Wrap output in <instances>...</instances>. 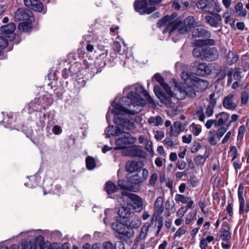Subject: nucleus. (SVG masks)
I'll list each match as a JSON object with an SVG mask.
<instances>
[{"label":"nucleus","mask_w":249,"mask_h":249,"mask_svg":"<svg viewBox=\"0 0 249 249\" xmlns=\"http://www.w3.org/2000/svg\"><path fill=\"white\" fill-rule=\"evenodd\" d=\"M83 249H101V248L98 244H94L91 246L89 243H86L83 245Z\"/></svg>","instance_id":"49"},{"label":"nucleus","mask_w":249,"mask_h":249,"mask_svg":"<svg viewBox=\"0 0 249 249\" xmlns=\"http://www.w3.org/2000/svg\"><path fill=\"white\" fill-rule=\"evenodd\" d=\"M202 40H197L195 42L196 46L193 51V56L197 59L203 60L205 47L201 46Z\"/></svg>","instance_id":"12"},{"label":"nucleus","mask_w":249,"mask_h":249,"mask_svg":"<svg viewBox=\"0 0 249 249\" xmlns=\"http://www.w3.org/2000/svg\"><path fill=\"white\" fill-rule=\"evenodd\" d=\"M230 114L226 112H222L215 115V118L218 119L219 127L226 124L230 118Z\"/></svg>","instance_id":"24"},{"label":"nucleus","mask_w":249,"mask_h":249,"mask_svg":"<svg viewBox=\"0 0 249 249\" xmlns=\"http://www.w3.org/2000/svg\"><path fill=\"white\" fill-rule=\"evenodd\" d=\"M208 157V155L205 153L204 155H199L196 156L194 160L195 162L197 165H203L206 161V159Z\"/></svg>","instance_id":"37"},{"label":"nucleus","mask_w":249,"mask_h":249,"mask_svg":"<svg viewBox=\"0 0 249 249\" xmlns=\"http://www.w3.org/2000/svg\"><path fill=\"white\" fill-rule=\"evenodd\" d=\"M241 69L240 68H236L235 70V72L233 74V78L235 80H239L241 79Z\"/></svg>","instance_id":"61"},{"label":"nucleus","mask_w":249,"mask_h":249,"mask_svg":"<svg viewBox=\"0 0 249 249\" xmlns=\"http://www.w3.org/2000/svg\"><path fill=\"white\" fill-rule=\"evenodd\" d=\"M183 22V25H186L190 29L196 25L195 19L193 17L189 16L186 18Z\"/></svg>","instance_id":"33"},{"label":"nucleus","mask_w":249,"mask_h":249,"mask_svg":"<svg viewBox=\"0 0 249 249\" xmlns=\"http://www.w3.org/2000/svg\"><path fill=\"white\" fill-rule=\"evenodd\" d=\"M154 78L159 83L164 91H161L159 86H155L154 91L157 97L165 105H170L173 98L172 92L168 85L164 82L163 78L159 73H156Z\"/></svg>","instance_id":"2"},{"label":"nucleus","mask_w":249,"mask_h":249,"mask_svg":"<svg viewBox=\"0 0 249 249\" xmlns=\"http://www.w3.org/2000/svg\"><path fill=\"white\" fill-rule=\"evenodd\" d=\"M86 166L89 170H92L95 166L94 159L91 157H88L86 159Z\"/></svg>","instance_id":"40"},{"label":"nucleus","mask_w":249,"mask_h":249,"mask_svg":"<svg viewBox=\"0 0 249 249\" xmlns=\"http://www.w3.org/2000/svg\"><path fill=\"white\" fill-rule=\"evenodd\" d=\"M174 125L178 133H179L180 132L183 131L184 128L181 123L179 122H176L174 123Z\"/></svg>","instance_id":"57"},{"label":"nucleus","mask_w":249,"mask_h":249,"mask_svg":"<svg viewBox=\"0 0 249 249\" xmlns=\"http://www.w3.org/2000/svg\"><path fill=\"white\" fill-rule=\"evenodd\" d=\"M205 19L206 22L212 27H217L218 26V22H217L216 19H215L214 17L207 16L205 17Z\"/></svg>","instance_id":"38"},{"label":"nucleus","mask_w":249,"mask_h":249,"mask_svg":"<svg viewBox=\"0 0 249 249\" xmlns=\"http://www.w3.org/2000/svg\"><path fill=\"white\" fill-rule=\"evenodd\" d=\"M218 57V53L214 48L205 47L203 59L208 61H214Z\"/></svg>","instance_id":"14"},{"label":"nucleus","mask_w":249,"mask_h":249,"mask_svg":"<svg viewBox=\"0 0 249 249\" xmlns=\"http://www.w3.org/2000/svg\"><path fill=\"white\" fill-rule=\"evenodd\" d=\"M189 199L190 198L179 194H176L175 196V200L176 202H181L183 204L186 203L187 202V200Z\"/></svg>","instance_id":"42"},{"label":"nucleus","mask_w":249,"mask_h":249,"mask_svg":"<svg viewBox=\"0 0 249 249\" xmlns=\"http://www.w3.org/2000/svg\"><path fill=\"white\" fill-rule=\"evenodd\" d=\"M155 138L158 140H162L164 137V134L160 131H156L155 132Z\"/></svg>","instance_id":"63"},{"label":"nucleus","mask_w":249,"mask_h":249,"mask_svg":"<svg viewBox=\"0 0 249 249\" xmlns=\"http://www.w3.org/2000/svg\"><path fill=\"white\" fill-rule=\"evenodd\" d=\"M134 8L136 12L141 15L150 14L156 10L154 6L148 7L146 0H137L134 3Z\"/></svg>","instance_id":"8"},{"label":"nucleus","mask_w":249,"mask_h":249,"mask_svg":"<svg viewBox=\"0 0 249 249\" xmlns=\"http://www.w3.org/2000/svg\"><path fill=\"white\" fill-rule=\"evenodd\" d=\"M215 107L208 105L206 107L205 114L208 117L212 116L213 114V109Z\"/></svg>","instance_id":"54"},{"label":"nucleus","mask_w":249,"mask_h":249,"mask_svg":"<svg viewBox=\"0 0 249 249\" xmlns=\"http://www.w3.org/2000/svg\"><path fill=\"white\" fill-rule=\"evenodd\" d=\"M207 140L209 143L212 145H214L216 144L215 140V133L214 130H210L209 132Z\"/></svg>","instance_id":"36"},{"label":"nucleus","mask_w":249,"mask_h":249,"mask_svg":"<svg viewBox=\"0 0 249 249\" xmlns=\"http://www.w3.org/2000/svg\"><path fill=\"white\" fill-rule=\"evenodd\" d=\"M8 45V41L0 33V50H2Z\"/></svg>","instance_id":"51"},{"label":"nucleus","mask_w":249,"mask_h":249,"mask_svg":"<svg viewBox=\"0 0 249 249\" xmlns=\"http://www.w3.org/2000/svg\"><path fill=\"white\" fill-rule=\"evenodd\" d=\"M249 100V94L247 92H243L241 93V102L243 105H245L247 104Z\"/></svg>","instance_id":"50"},{"label":"nucleus","mask_w":249,"mask_h":249,"mask_svg":"<svg viewBox=\"0 0 249 249\" xmlns=\"http://www.w3.org/2000/svg\"><path fill=\"white\" fill-rule=\"evenodd\" d=\"M207 232L203 234L202 237L200 241V248L201 249H207L208 243L213 241L214 238L212 235H207Z\"/></svg>","instance_id":"23"},{"label":"nucleus","mask_w":249,"mask_h":249,"mask_svg":"<svg viewBox=\"0 0 249 249\" xmlns=\"http://www.w3.org/2000/svg\"><path fill=\"white\" fill-rule=\"evenodd\" d=\"M158 178V174L156 173L152 174L149 178V185L150 186H154L156 185Z\"/></svg>","instance_id":"45"},{"label":"nucleus","mask_w":249,"mask_h":249,"mask_svg":"<svg viewBox=\"0 0 249 249\" xmlns=\"http://www.w3.org/2000/svg\"><path fill=\"white\" fill-rule=\"evenodd\" d=\"M136 91H131L127 94V97L122 98L123 102H125L122 105L119 103L115 104V114L114 118V122L115 124L120 127V129L132 130L135 126L134 121L133 119L123 118L124 114H135L141 110L140 108L144 104V100L141 98L139 94L145 96L146 100L153 106L156 107L154 103V100L150 96L149 94L144 90L142 87L140 86H136L135 87Z\"/></svg>","instance_id":"1"},{"label":"nucleus","mask_w":249,"mask_h":249,"mask_svg":"<svg viewBox=\"0 0 249 249\" xmlns=\"http://www.w3.org/2000/svg\"><path fill=\"white\" fill-rule=\"evenodd\" d=\"M186 163L184 160H178V161L177 163V167L179 170L184 169L186 168Z\"/></svg>","instance_id":"62"},{"label":"nucleus","mask_w":249,"mask_h":249,"mask_svg":"<svg viewBox=\"0 0 249 249\" xmlns=\"http://www.w3.org/2000/svg\"><path fill=\"white\" fill-rule=\"evenodd\" d=\"M120 137L116 140V143L118 146L117 149H124L127 147L129 145L135 143L136 139L127 133L123 132L122 130ZM117 149V148H115Z\"/></svg>","instance_id":"5"},{"label":"nucleus","mask_w":249,"mask_h":249,"mask_svg":"<svg viewBox=\"0 0 249 249\" xmlns=\"http://www.w3.org/2000/svg\"><path fill=\"white\" fill-rule=\"evenodd\" d=\"M220 127L217 130L216 132L217 137L219 139H220L227 131V128L225 127Z\"/></svg>","instance_id":"53"},{"label":"nucleus","mask_w":249,"mask_h":249,"mask_svg":"<svg viewBox=\"0 0 249 249\" xmlns=\"http://www.w3.org/2000/svg\"><path fill=\"white\" fill-rule=\"evenodd\" d=\"M21 249H54L49 242H44L43 236L38 235L36 238V241L30 242L29 243L21 244Z\"/></svg>","instance_id":"3"},{"label":"nucleus","mask_w":249,"mask_h":249,"mask_svg":"<svg viewBox=\"0 0 249 249\" xmlns=\"http://www.w3.org/2000/svg\"><path fill=\"white\" fill-rule=\"evenodd\" d=\"M115 249L113 244L110 242H105L102 244L101 249Z\"/></svg>","instance_id":"59"},{"label":"nucleus","mask_w":249,"mask_h":249,"mask_svg":"<svg viewBox=\"0 0 249 249\" xmlns=\"http://www.w3.org/2000/svg\"><path fill=\"white\" fill-rule=\"evenodd\" d=\"M122 196L120 199H124L126 197L129 198L132 202L130 205L131 209L134 210L137 212H140L143 209V201L140 196L136 194L128 192L126 191H123L122 192Z\"/></svg>","instance_id":"4"},{"label":"nucleus","mask_w":249,"mask_h":249,"mask_svg":"<svg viewBox=\"0 0 249 249\" xmlns=\"http://www.w3.org/2000/svg\"><path fill=\"white\" fill-rule=\"evenodd\" d=\"M196 5L198 8L202 9L205 11L208 12L207 10L208 7V5L203 0H199L196 3Z\"/></svg>","instance_id":"46"},{"label":"nucleus","mask_w":249,"mask_h":249,"mask_svg":"<svg viewBox=\"0 0 249 249\" xmlns=\"http://www.w3.org/2000/svg\"><path fill=\"white\" fill-rule=\"evenodd\" d=\"M234 96L233 94H229L225 97L223 101L224 108L229 110H234L236 108L237 104L233 101Z\"/></svg>","instance_id":"16"},{"label":"nucleus","mask_w":249,"mask_h":249,"mask_svg":"<svg viewBox=\"0 0 249 249\" xmlns=\"http://www.w3.org/2000/svg\"><path fill=\"white\" fill-rule=\"evenodd\" d=\"M192 85L197 91H201L205 90L209 86V82L205 80L195 77L191 80Z\"/></svg>","instance_id":"11"},{"label":"nucleus","mask_w":249,"mask_h":249,"mask_svg":"<svg viewBox=\"0 0 249 249\" xmlns=\"http://www.w3.org/2000/svg\"><path fill=\"white\" fill-rule=\"evenodd\" d=\"M16 27V25L14 23L11 22L7 25L2 26L0 27V31L5 36L12 35V38L9 39L10 40H12L13 39V33Z\"/></svg>","instance_id":"20"},{"label":"nucleus","mask_w":249,"mask_h":249,"mask_svg":"<svg viewBox=\"0 0 249 249\" xmlns=\"http://www.w3.org/2000/svg\"><path fill=\"white\" fill-rule=\"evenodd\" d=\"M244 186L243 183H240L239 185L238 189V199L241 200L242 199H244L243 197V192H244Z\"/></svg>","instance_id":"52"},{"label":"nucleus","mask_w":249,"mask_h":249,"mask_svg":"<svg viewBox=\"0 0 249 249\" xmlns=\"http://www.w3.org/2000/svg\"><path fill=\"white\" fill-rule=\"evenodd\" d=\"M148 122L152 126H158L163 124V121L160 116L151 117L148 120Z\"/></svg>","instance_id":"29"},{"label":"nucleus","mask_w":249,"mask_h":249,"mask_svg":"<svg viewBox=\"0 0 249 249\" xmlns=\"http://www.w3.org/2000/svg\"><path fill=\"white\" fill-rule=\"evenodd\" d=\"M43 2L45 0H41ZM24 4L25 6L35 11L45 13L46 9L44 7L42 2L40 0H24Z\"/></svg>","instance_id":"9"},{"label":"nucleus","mask_w":249,"mask_h":249,"mask_svg":"<svg viewBox=\"0 0 249 249\" xmlns=\"http://www.w3.org/2000/svg\"><path fill=\"white\" fill-rule=\"evenodd\" d=\"M196 114L198 115V119L200 121H204L205 115L203 113V109L202 107H200L199 108V109L196 111Z\"/></svg>","instance_id":"55"},{"label":"nucleus","mask_w":249,"mask_h":249,"mask_svg":"<svg viewBox=\"0 0 249 249\" xmlns=\"http://www.w3.org/2000/svg\"><path fill=\"white\" fill-rule=\"evenodd\" d=\"M230 69L227 67H223L220 70L219 72H218V80H221L225 78L226 75V72L228 73V71H229Z\"/></svg>","instance_id":"41"},{"label":"nucleus","mask_w":249,"mask_h":249,"mask_svg":"<svg viewBox=\"0 0 249 249\" xmlns=\"http://www.w3.org/2000/svg\"><path fill=\"white\" fill-rule=\"evenodd\" d=\"M111 227L114 231L120 234H122L129 237L133 236L134 231H129V229H127L126 224L124 225L122 222L116 221L112 224Z\"/></svg>","instance_id":"10"},{"label":"nucleus","mask_w":249,"mask_h":249,"mask_svg":"<svg viewBox=\"0 0 249 249\" xmlns=\"http://www.w3.org/2000/svg\"><path fill=\"white\" fill-rule=\"evenodd\" d=\"M191 66L198 76H206L209 75L212 71L211 67L204 62L196 61L191 64Z\"/></svg>","instance_id":"7"},{"label":"nucleus","mask_w":249,"mask_h":249,"mask_svg":"<svg viewBox=\"0 0 249 249\" xmlns=\"http://www.w3.org/2000/svg\"><path fill=\"white\" fill-rule=\"evenodd\" d=\"M173 98L172 99V102L170 105H168L167 106H172L173 103V99H177L178 100H182L185 98L186 96V93L185 92L184 88H183L179 86V87H177L176 89H175V92L174 94L172 93Z\"/></svg>","instance_id":"22"},{"label":"nucleus","mask_w":249,"mask_h":249,"mask_svg":"<svg viewBox=\"0 0 249 249\" xmlns=\"http://www.w3.org/2000/svg\"><path fill=\"white\" fill-rule=\"evenodd\" d=\"M148 230V226H143L141 230V232L139 235L141 237L143 238H145L147 234V232Z\"/></svg>","instance_id":"58"},{"label":"nucleus","mask_w":249,"mask_h":249,"mask_svg":"<svg viewBox=\"0 0 249 249\" xmlns=\"http://www.w3.org/2000/svg\"><path fill=\"white\" fill-rule=\"evenodd\" d=\"M194 77H192V75L188 72L183 71L181 74V78L187 85H192L191 80H193Z\"/></svg>","instance_id":"32"},{"label":"nucleus","mask_w":249,"mask_h":249,"mask_svg":"<svg viewBox=\"0 0 249 249\" xmlns=\"http://www.w3.org/2000/svg\"><path fill=\"white\" fill-rule=\"evenodd\" d=\"M125 170L130 173L141 171V164L136 161H128L125 164Z\"/></svg>","instance_id":"19"},{"label":"nucleus","mask_w":249,"mask_h":249,"mask_svg":"<svg viewBox=\"0 0 249 249\" xmlns=\"http://www.w3.org/2000/svg\"><path fill=\"white\" fill-rule=\"evenodd\" d=\"M238 59V56L233 52L230 51L227 56V62L228 64L232 65L237 62Z\"/></svg>","instance_id":"31"},{"label":"nucleus","mask_w":249,"mask_h":249,"mask_svg":"<svg viewBox=\"0 0 249 249\" xmlns=\"http://www.w3.org/2000/svg\"><path fill=\"white\" fill-rule=\"evenodd\" d=\"M104 189L108 195H110L116 192L118 190V188L113 182L108 181L106 183Z\"/></svg>","instance_id":"28"},{"label":"nucleus","mask_w":249,"mask_h":249,"mask_svg":"<svg viewBox=\"0 0 249 249\" xmlns=\"http://www.w3.org/2000/svg\"><path fill=\"white\" fill-rule=\"evenodd\" d=\"M206 30L202 28L195 29L193 31V35L196 36H201L205 35Z\"/></svg>","instance_id":"48"},{"label":"nucleus","mask_w":249,"mask_h":249,"mask_svg":"<svg viewBox=\"0 0 249 249\" xmlns=\"http://www.w3.org/2000/svg\"><path fill=\"white\" fill-rule=\"evenodd\" d=\"M190 131L196 136H198L201 132V127L199 125L193 123L189 126Z\"/></svg>","instance_id":"34"},{"label":"nucleus","mask_w":249,"mask_h":249,"mask_svg":"<svg viewBox=\"0 0 249 249\" xmlns=\"http://www.w3.org/2000/svg\"><path fill=\"white\" fill-rule=\"evenodd\" d=\"M220 238L224 241H229L231 237L230 228L227 223L223 224L220 230Z\"/></svg>","instance_id":"17"},{"label":"nucleus","mask_w":249,"mask_h":249,"mask_svg":"<svg viewBox=\"0 0 249 249\" xmlns=\"http://www.w3.org/2000/svg\"><path fill=\"white\" fill-rule=\"evenodd\" d=\"M171 21V18L166 16L162 18L160 20L158 23V26L160 27L161 26L166 25Z\"/></svg>","instance_id":"43"},{"label":"nucleus","mask_w":249,"mask_h":249,"mask_svg":"<svg viewBox=\"0 0 249 249\" xmlns=\"http://www.w3.org/2000/svg\"><path fill=\"white\" fill-rule=\"evenodd\" d=\"M189 29H190L186 25H183V22H181L179 19H177L172 22L166 29L163 31L164 34L169 32L171 35L174 31L177 30V32L181 34H184Z\"/></svg>","instance_id":"6"},{"label":"nucleus","mask_w":249,"mask_h":249,"mask_svg":"<svg viewBox=\"0 0 249 249\" xmlns=\"http://www.w3.org/2000/svg\"><path fill=\"white\" fill-rule=\"evenodd\" d=\"M229 152L233 157L231 161H233V160H235V159L237 158L238 156V154L237 153V149L236 148V147L235 146H231Z\"/></svg>","instance_id":"47"},{"label":"nucleus","mask_w":249,"mask_h":249,"mask_svg":"<svg viewBox=\"0 0 249 249\" xmlns=\"http://www.w3.org/2000/svg\"><path fill=\"white\" fill-rule=\"evenodd\" d=\"M186 231V228L185 226H183L178 229V230L177 231L176 233V235L177 236L180 237L183 235L184 234H185Z\"/></svg>","instance_id":"60"},{"label":"nucleus","mask_w":249,"mask_h":249,"mask_svg":"<svg viewBox=\"0 0 249 249\" xmlns=\"http://www.w3.org/2000/svg\"><path fill=\"white\" fill-rule=\"evenodd\" d=\"M186 211L187 209H185L184 207H181L177 211V216L180 218H182L184 215V214Z\"/></svg>","instance_id":"64"},{"label":"nucleus","mask_w":249,"mask_h":249,"mask_svg":"<svg viewBox=\"0 0 249 249\" xmlns=\"http://www.w3.org/2000/svg\"><path fill=\"white\" fill-rule=\"evenodd\" d=\"M196 215V211H192L190 212L186 217L185 219V223L186 224H189L193 220L194 217Z\"/></svg>","instance_id":"44"},{"label":"nucleus","mask_w":249,"mask_h":249,"mask_svg":"<svg viewBox=\"0 0 249 249\" xmlns=\"http://www.w3.org/2000/svg\"><path fill=\"white\" fill-rule=\"evenodd\" d=\"M130 205L131 204L129 202H127L126 204H121V207L118 211V214L121 217L124 218L131 214L132 209Z\"/></svg>","instance_id":"18"},{"label":"nucleus","mask_w":249,"mask_h":249,"mask_svg":"<svg viewBox=\"0 0 249 249\" xmlns=\"http://www.w3.org/2000/svg\"><path fill=\"white\" fill-rule=\"evenodd\" d=\"M163 199L161 196L158 197L155 202L154 208L158 214H161L164 211Z\"/></svg>","instance_id":"26"},{"label":"nucleus","mask_w":249,"mask_h":249,"mask_svg":"<svg viewBox=\"0 0 249 249\" xmlns=\"http://www.w3.org/2000/svg\"><path fill=\"white\" fill-rule=\"evenodd\" d=\"M140 174L141 171H138L135 174L132 175L129 179V182L131 184L135 185L141 184L143 181L142 179V177L140 176Z\"/></svg>","instance_id":"27"},{"label":"nucleus","mask_w":249,"mask_h":249,"mask_svg":"<svg viewBox=\"0 0 249 249\" xmlns=\"http://www.w3.org/2000/svg\"><path fill=\"white\" fill-rule=\"evenodd\" d=\"M141 220L135 215L131 216L125 223L127 229H129V231H133L132 230L133 229L139 228L141 226Z\"/></svg>","instance_id":"13"},{"label":"nucleus","mask_w":249,"mask_h":249,"mask_svg":"<svg viewBox=\"0 0 249 249\" xmlns=\"http://www.w3.org/2000/svg\"><path fill=\"white\" fill-rule=\"evenodd\" d=\"M236 15L240 17H245L247 15V10L244 8L242 2H238L234 6Z\"/></svg>","instance_id":"25"},{"label":"nucleus","mask_w":249,"mask_h":249,"mask_svg":"<svg viewBox=\"0 0 249 249\" xmlns=\"http://www.w3.org/2000/svg\"><path fill=\"white\" fill-rule=\"evenodd\" d=\"M121 129L119 125L114 127L113 125H109L105 132V134L107 138H109L111 136H120L121 132Z\"/></svg>","instance_id":"21"},{"label":"nucleus","mask_w":249,"mask_h":249,"mask_svg":"<svg viewBox=\"0 0 249 249\" xmlns=\"http://www.w3.org/2000/svg\"><path fill=\"white\" fill-rule=\"evenodd\" d=\"M239 213L240 214H243L245 212L247 213L249 211V202H247L245 205V199H242L239 200Z\"/></svg>","instance_id":"30"},{"label":"nucleus","mask_w":249,"mask_h":249,"mask_svg":"<svg viewBox=\"0 0 249 249\" xmlns=\"http://www.w3.org/2000/svg\"><path fill=\"white\" fill-rule=\"evenodd\" d=\"M184 89L185 92L186 93V95H188L191 97H194L196 96V89L194 88L193 86H191V85H188L187 86L184 87Z\"/></svg>","instance_id":"35"},{"label":"nucleus","mask_w":249,"mask_h":249,"mask_svg":"<svg viewBox=\"0 0 249 249\" xmlns=\"http://www.w3.org/2000/svg\"><path fill=\"white\" fill-rule=\"evenodd\" d=\"M18 29L23 32H28L31 30V24L27 22H22L19 24Z\"/></svg>","instance_id":"39"},{"label":"nucleus","mask_w":249,"mask_h":249,"mask_svg":"<svg viewBox=\"0 0 249 249\" xmlns=\"http://www.w3.org/2000/svg\"><path fill=\"white\" fill-rule=\"evenodd\" d=\"M31 12L25 8L18 9L15 13L14 19L15 21L27 20L30 17Z\"/></svg>","instance_id":"15"},{"label":"nucleus","mask_w":249,"mask_h":249,"mask_svg":"<svg viewBox=\"0 0 249 249\" xmlns=\"http://www.w3.org/2000/svg\"><path fill=\"white\" fill-rule=\"evenodd\" d=\"M215 96V95L214 93H211L209 95V100L208 105L213 107L215 106L216 104V101Z\"/></svg>","instance_id":"56"}]
</instances>
